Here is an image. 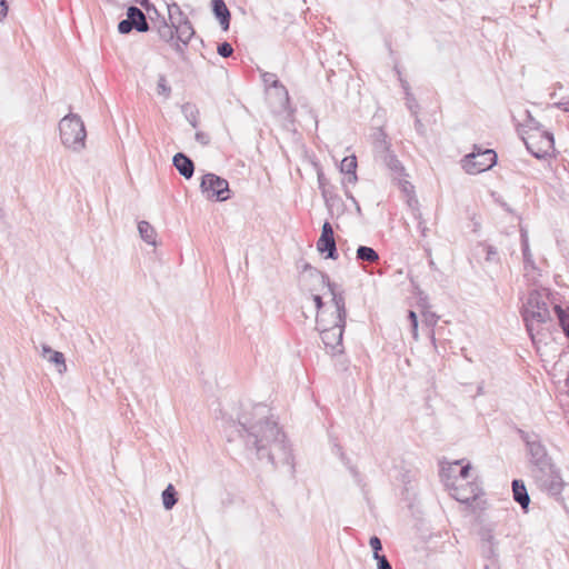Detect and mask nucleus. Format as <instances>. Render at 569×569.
Listing matches in <instances>:
<instances>
[{"label":"nucleus","mask_w":569,"mask_h":569,"mask_svg":"<svg viewBox=\"0 0 569 569\" xmlns=\"http://www.w3.org/2000/svg\"><path fill=\"white\" fill-rule=\"evenodd\" d=\"M406 99V106L410 110L411 114L413 117H417L420 110L419 103L416 100L415 96L411 92H407Z\"/></svg>","instance_id":"obj_32"},{"label":"nucleus","mask_w":569,"mask_h":569,"mask_svg":"<svg viewBox=\"0 0 569 569\" xmlns=\"http://www.w3.org/2000/svg\"><path fill=\"white\" fill-rule=\"evenodd\" d=\"M138 231L140 233V237L146 241L148 244L156 246L157 241V232L154 228L148 222V221H140L138 223Z\"/></svg>","instance_id":"obj_25"},{"label":"nucleus","mask_w":569,"mask_h":569,"mask_svg":"<svg viewBox=\"0 0 569 569\" xmlns=\"http://www.w3.org/2000/svg\"><path fill=\"white\" fill-rule=\"evenodd\" d=\"M217 51L221 57L228 58L233 53V48L229 42L224 41L218 46Z\"/></svg>","instance_id":"obj_37"},{"label":"nucleus","mask_w":569,"mask_h":569,"mask_svg":"<svg viewBox=\"0 0 569 569\" xmlns=\"http://www.w3.org/2000/svg\"><path fill=\"white\" fill-rule=\"evenodd\" d=\"M9 12V4L7 0H0V22H2Z\"/></svg>","instance_id":"obj_42"},{"label":"nucleus","mask_w":569,"mask_h":569,"mask_svg":"<svg viewBox=\"0 0 569 569\" xmlns=\"http://www.w3.org/2000/svg\"><path fill=\"white\" fill-rule=\"evenodd\" d=\"M491 254H495V251L492 250L491 247H488L487 248V260L491 259Z\"/></svg>","instance_id":"obj_48"},{"label":"nucleus","mask_w":569,"mask_h":569,"mask_svg":"<svg viewBox=\"0 0 569 569\" xmlns=\"http://www.w3.org/2000/svg\"><path fill=\"white\" fill-rule=\"evenodd\" d=\"M261 79L267 88L274 89L276 87H280V81L276 73L272 72H262Z\"/></svg>","instance_id":"obj_31"},{"label":"nucleus","mask_w":569,"mask_h":569,"mask_svg":"<svg viewBox=\"0 0 569 569\" xmlns=\"http://www.w3.org/2000/svg\"><path fill=\"white\" fill-rule=\"evenodd\" d=\"M169 16L171 20V24L167 23L166 21H162L161 24L158 27V34L160 39H162L166 42L171 43L173 47V42L176 41V32L173 27L174 16H173V8L172 6L168 7Z\"/></svg>","instance_id":"obj_22"},{"label":"nucleus","mask_w":569,"mask_h":569,"mask_svg":"<svg viewBox=\"0 0 569 569\" xmlns=\"http://www.w3.org/2000/svg\"><path fill=\"white\" fill-rule=\"evenodd\" d=\"M470 469H471L470 463H466V465L460 463L458 467V476H455L453 481H457V482L467 481Z\"/></svg>","instance_id":"obj_36"},{"label":"nucleus","mask_w":569,"mask_h":569,"mask_svg":"<svg viewBox=\"0 0 569 569\" xmlns=\"http://www.w3.org/2000/svg\"><path fill=\"white\" fill-rule=\"evenodd\" d=\"M526 121L520 124V133L522 136H528V133H536V128L540 129L539 122L536 121L529 112H526Z\"/></svg>","instance_id":"obj_29"},{"label":"nucleus","mask_w":569,"mask_h":569,"mask_svg":"<svg viewBox=\"0 0 569 569\" xmlns=\"http://www.w3.org/2000/svg\"><path fill=\"white\" fill-rule=\"evenodd\" d=\"M558 320L561 326L563 332L569 339V311L567 312L563 309H558Z\"/></svg>","instance_id":"obj_33"},{"label":"nucleus","mask_w":569,"mask_h":569,"mask_svg":"<svg viewBox=\"0 0 569 569\" xmlns=\"http://www.w3.org/2000/svg\"><path fill=\"white\" fill-rule=\"evenodd\" d=\"M327 207L331 210L336 204H339L341 199L338 194L331 192L330 190H323L322 194Z\"/></svg>","instance_id":"obj_34"},{"label":"nucleus","mask_w":569,"mask_h":569,"mask_svg":"<svg viewBox=\"0 0 569 569\" xmlns=\"http://www.w3.org/2000/svg\"><path fill=\"white\" fill-rule=\"evenodd\" d=\"M346 197H347L348 199H350V200H352V198H355V197L352 196V193H351L350 191H348V190H346Z\"/></svg>","instance_id":"obj_49"},{"label":"nucleus","mask_w":569,"mask_h":569,"mask_svg":"<svg viewBox=\"0 0 569 569\" xmlns=\"http://www.w3.org/2000/svg\"><path fill=\"white\" fill-rule=\"evenodd\" d=\"M373 558L377 560L378 569H392L391 563L385 555L379 553L378 556H373Z\"/></svg>","instance_id":"obj_40"},{"label":"nucleus","mask_w":569,"mask_h":569,"mask_svg":"<svg viewBox=\"0 0 569 569\" xmlns=\"http://www.w3.org/2000/svg\"><path fill=\"white\" fill-rule=\"evenodd\" d=\"M181 112L186 120L193 127L199 126V109L194 103L186 102L181 106Z\"/></svg>","instance_id":"obj_26"},{"label":"nucleus","mask_w":569,"mask_h":569,"mask_svg":"<svg viewBox=\"0 0 569 569\" xmlns=\"http://www.w3.org/2000/svg\"><path fill=\"white\" fill-rule=\"evenodd\" d=\"M196 140L202 144V146H208L210 143V137L208 133L203 132V131H198L194 136Z\"/></svg>","instance_id":"obj_41"},{"label":"nucleus","mask_w":569,"mask_h":569,"mask_svg":"<svg viewBox=\"0 0 569 569\" xmlns=\"http://www.w3.org/2000/svg\"><path fill=\"white\" fill-rule=\"evenodd\" d=\"M527 281L528 289L521 298V315L532 341L536 342L541 341V327L551 321L552 311L558 316L561 307L551 290L541 286L537 277Z\"/></svg>","instance_id":"obj_2"},{"label":"nucleus","mask_w":569,"mask_h":569,"mask_svg":"<svg viewBox=\"0 0 569 569\" xmlns=\"http://www.w3.org/2000/svg\"><path fill=\"white\" fill-rule=\"evenodd\" d=\"M520 232H521V247H522L523 270H525L523 276H525L526 280H532L533 277H537V279H539V277L541 274L539 273V270L537 269V267L535 264L533 257L530 251L528 232L523 228H521Z\"/></svg>","instance_id":"obj_17"},{"label":"nucleus","mask_w":569,"mask_h":569,"mask_svg":"<svg viewBox=\"0 0 569 569\" xmlns=\"http://www.w3.org/2000/svg\"><path fill=\"white\" fill-rule=\"evenodd\" d=\"M327 179L325 177V174L322 172H318V184H319V189L321 190V194H323V190H329V188L327 187Z\"/></svg>","instance_id":"obj_43"},{"label":"nucleus","mask_w":569,"mask_h":569,"mask_svg":"<svg viewBox=\"0 0 569 569\" xmlns=\"http://www.w3.org/2000/svg\"><path fill=\"white\" fill-rule=\"evenodd\" d=\"M451 491V496L462 503L472 506L473 502L481 500L482 489L477 482H457L447 487Z\"/></svg>","instance_id":"obj_13"},{"label":"nucleus","mask_w":569,"mask_h":569,"mask_svg":"<svg viewBox=\"0 0 569 569\" xmlns=\"http://www.w3.org/2000/svg\"><path fill=\"white\" fill-rule=\"evenodd\" d=\"M399 182L402 186V190L406 191V192H408L410 189L413 188L412 184L409 181H407V180L402 181L401 178L399 179Z\"/></svg>","instance_id":"obj_46"},{"label":"nucleus","mask_w":569,"mask_h":569,"mask_svg":"<svg viewBox=\"0 0 569 569\" xmlns=\"http://www.w3.org/2000/svg\"><path fill=\"white\" fill-rule=\"evenodd\" d=\"M317 328L320 331L321 340L331 355H339L343 351L342 336L346 322L338 323V319L328 321L323 316L317 315Z\"/></svg>","instance_id":"obj_4"},{"label":"nucleus","mask_w":569,"mask_h":569,"mask_svg":"<svg viewBox=\"0 0 569 569\" xmlns=\"http://www.w3.org/2000/svg\"><path fill=\"white\" fill-rule=\"evenodd\" d=\"M498 160L493 149H481L475 146L473 151L461 159L463 170L469 174H477L492 168Z\"/></svg>","instance_id":"obj_5"},{"label":"nucleus","mask_w":569,"mask_h":569,"mask_svg":"<svg viewBox=\"0 0 569 569\" xmlns=\"http://www.w3.org/2000/svg\"><path fill=\"white\" fill-rule=\"evenodd\" d=\"M356 210H357V212H359V213L361 212V208H360V204H359L358 202H356Z\"/></svg>","instance_id":"obj_51"},{"label":"nucleus","mask_w":569,"mask_h":569,"mask_svg":"<svg viewBox=\"0 0 569 569\" xmlns=\"http://www.w3.org/2000/svg\"><path fill=\"white\" fill-rule=\"evenodd\" d=\"M522 140L532 156L543 159L553 150V137L551 133L536 128V133L522 136Z\"/></svg>","instance_id":"obj_9"},{"label":"nucleus","mask_w":569,"mask_h":569,"mask_svg":"<svg viewBox=\"0 0 569 569\" xmlns=\"http://www.w3.org/2000/svg\"><path fill=\"white\" fill-rule=\"evenodd\" d=\"M375 148L377 152L380 153V158L382 159L385 166L390 170L396 179H400L407 176L403 164L390 150V143L387 140V134L382 130H380L378 133Z\"/></svg>","instance_id":"obj_8"},{"label":"nucleus","mask_w":569,"mask_h":569,"mask_svg":"<svg viewBox=\"0 0 569 569\" xmlns=\"http://www.w3.org/2000/svg\"><path fill=\"white\" fill-rule=\"evenodd\" d=\"M357 157L355 154L347 156L341 160L340 171L346 174V182L355 184L358 180L357 177Z\"/></svg>","instance_id":"obj_21"},{"label":"nucleus","mask_w":569,"mask_h":569,"mask_svg":"<svg viewBox=\"0 0 569 569\" xmlns=\"http://www.w3.org/2000/svg\"><path fill=\"white\" fill-rule=\"evenodd\" d=\"M369 545L373 551V556H378L382 550L381 540L377 536H372L369 540Z\"/></svg>","instance_id":"obj_39"},{"label":"nucleus","mask_w":569,"mask_h":569,"mask_svg":"<svg viewBox=\"0 0 569 569\" xmlns=\"http://www.w3.org/2000/svg\"><path fill=\"white\" fill-rule=\"evenodd\" d=\"M462 463V460H456L453 462H441L440 463V478L446 487L452 485L455 476H458V467Z\"/></svg>","instance_id":"obj_24"},{"label":"nucleus","mask_w":569,"mask_h":569,"mask_svg":"<svg viewBox=\"0 0 569 569\" xmlns=\"http://www.w3.org/2000/svg\"><path fill=\"white\" fill-rule=\"evenodd\" d=\"M173 10L178 17H174L173 27L176 32V41L173 42V49L180 54H184V47L189 43L194 34L193 27L188 18L181 12L180 8L174 3L172 4Z\"/></svg>","instance_id":"obj_10"},{"label":"nucleus","mask_w":569,"mask_h":569,"mask_svg":"<svg viewBox=\"0 0 569 569\" xmlns=\"http://www.w3.org/2000/svg\"><path fill=\"white\" fill-rule=\"evenodd\" d=\"M41 357L53 363L59 373L67 371L66 358L62 352L56 351L50 346L43 343L41 345Z\"/></svg>","instance_id":"obj_18"},{"label":"nucleus","mask_w":569,"mask_h":569,"mask_svg":"<svg viewBox=\"0 0 569 569\" xmlns=\"http://www.w3.org/2000/svg\"><path fill=\"white\" fill-rule=\"evenodd\" d=\"M351 201H352V203H355V204H356V202H358V201L356 200V198H352V200H351Z\"/></svg>","instance_id":"obj_52"},{"label":"nucleus","mask_w":569,"mask_h":569,"mask_svg":"<svg viewBox=\"0 0 569 569\" xmlns=\"http://www.w3.org/2000/svg\"><path fill=\"white\" fill-rule=\"evenodd\" d=\"M211 7L214 17L218 19L220 27L227 31L230 27L231 14L223 0H212Z\"/></svg>","instance_id":"obj_20"},{"label":"nucleus","mask_w":569,"mask_h":569,"mask_svg":"<svg viewBox=\"0 0 569 569\" xmlns=\"http://www.w3.org/2000/svg\"><path fill=\"white\" fill-rule=\"evenodd\" d=\"M173 167L178 170V172L186 179H191L194 173V163L191 158H189L183 152H178L173 156L172 159Z\"/></svg>","instance_id":"obj_19"},{"label":"nucleus","mask_w":569,"mask_h":569,"mask_svg":"<svg viewBox=\"0 0 569 569\" xmlns=\"http://www.w3.org/2000/svg\"><path fill=\"white\" fill-rule=\"evenodd\" d=\"M522 440L526 442L532 469L545 468L551 460L545 446L536 433L520 431Z\"/></svg>","instance_id":"obj_12"},{"label":"nucleus","mask_w":569,"mask_h":569,"mask_svg":"<svg viewBox=\"0 0 569 569\" xmlns=\"http://www.w3.org/2000/svg\"><path fill=\"white\" fill-rule=\"evenodd\" d=\"M357 259L362 262L373 263L379 260V254L371 247L359 246L357 249Z\"/></svg>","instance_id":"obj_28"},{"label":"nucleus","mask_w":569,"mask_h":569,"mask_svg":"<svg viewBox=\"0 0 569 569\" xmlns=\"http://www.w3.org/2000/svg\"><path fill=\"white\" fill-rule=\"evenodd\" d=\"M312 299H313V302L316 305L317 310L319 311L323 307V301H322L321 296L313 295Z\"/></svg>","instance_id":"obj_44"},{"label":"nucleus","mask_w":569,"mask_h":569,"mask_svg":"<svg viewBox=\"0 0 569 569\" xmlns=\"http://www.w3.org/2000/svg\"><path fill=\"white\" fill-rule=\"evenodd\" d=\"M560 106H563V109L566 111H569V103H560Z\"/></svg>","instance_id":"obj_50"},{"label":"nucleus","mask_w":569,"mask_h":569,"mask_svg":"<svg viewBox=\"0 0 569 569\" xmlns=\"http://www.w3.org/2000/svg\"><path fill=\"white\" fill-rule=\"evenodd\" d=\"M229 428L238 433L247 449L256 452L258 459H266L274 467L288 466L293 471L291 447L266 405L242 409L237 420L229 422Z\"/></svg>","instance_id":"obj_1"},{"label":"nucleus","mask_w":569,"mask_h":569,"mask_svg":"<svg viewBox=\"0 0 569 569\" xmlns=\"http://www.w3.org/2000/svg\"><path fill=\"white\" fill-rule=\"evenodd\" d=\"M157 93L159 96H163L164 98H169L171 94V87L168 84L164 74H159L158 77Z\"/></svg>","instance_id":"obj_30"},{"label":"nucleus","mask_w":569,"mask_h":569,"mask_svg":"<svg viewBox=\"0 0 569 569\" xmlns=\"http://www.w3.org/2000/svg\"><path fill=\"white\" fill-rule=\"evenodd\" d=\"M149 29L146 14L136 6H130L127 10V18L118 23V31L121 34H128L132 30L147 32Z\"/></svg>","instance_id":"obj_14"},{"label":"nucleus","mask_w":569,"mask_h":569,"mask_svg":"<svg viewBox=\"0 0 569 569\" xmlns=\"http://www.w3.org/2000/svg\"><path fill=\"white\" fill-rule=\"evenodd\" d=\"M400 83H401V88L403 89L405 91V97L407 96V92H411L410 91V86L408 83L407 80H403L402 78H400Z\"/></svg>","instance_id":"obj_47"},{"label":"nucleus","mask_w":569,"mask_h":569,"mask_svg":"<svg viewBox=\"0 0 569 569\" xmlns=\"http://www.w3.org/2000/svg\"><path fill=\"white\" fill-rule=\"evenodd\" d=\"M479 536H480V540H481V553L485 558L490 560V562L485 565L483 569H497L498 561L495 558L493 529L482 527L479 531Z\"/></svg>","instance_id":"obj_16"},{"label":"nucleus","mask_w":569,"mask_h":569,"mask_svg":"<svg viewBox=\"0 0 569 569\" xmlns=\"http://www.w3.org/2000/svg\"><path fill=\"white\" fill-rule=\"evenodd\" d=\"M408 318L411 323V331H412L413 338L417 339L418 338V317L415 311L410 310L408 312Z\"/></svg>","instance_id":"obj_38"},{"label":"nucleus","mask_w":569,"mask_h":569,"mask_svg":"<svg viewBox=\"0 0 569 569\" xmlns=\"http://www.w3.org/2000/svg\"><path fill=\"white\" fill-rule=\"evenodd\" d=\"M512 495L515 501L527 512L531 500L523 481L517 479L512 481Z\"/></svg>","instance_id":"obj_23"},{"label":"nucleus","mask_w":569,"mask_h":569,"mask_svg":"<svg viewBox=\"0 0 569 569\" xmlns=\"http://www.w3.org/2000/svg\"><path fill=\"white\" fill-rule=\"evenodd\" d=\"M532 476L540 489L553 496L561 493L563 481L552 463H548L545 468L532 469Z\"/></svg>","instance_id":"obj_7"},{"label":"nucleus","mask_w":569,"mask_h":569,"mask_svg":"<svg viewBox=\"0 0 569 569\" xmlns=\"http://www.w3.org/2000/svg\"><path fill=\"white\" fill-rule=\"evenodd\" d=\"M305 270L309 271L310 276L319 281L323 287L328 288V291L332 296V302L336 307V315H332V318L338 319V323L346 322L347 310L343 292L336 290V283L330 281L327 273L319 271L309 264H306Z\"/></svg>","instance_id":"obj_6"},{"label":"nucleus","mask_w":569,"mask_h":569,"mask_svg":"<svg viewBox=\"0 0 569 569\" xmlns=\"http://www.w3.org/2000/svg\"><path fill=\"white\" fill-rule=\"evenodd\" d=\"M200 189L210 200L226 201L230 198L229 182L214 173H206L202 177Z\"/></svg>","instance_id":"obj_11"},{"label":"nucleus","mask_w":569,"mask_h":569,"mask_svg":"<svg viewBox=\"0 0 569 569\" xmlns=\"http://www.w3.org/2000/svg\"><path fill=\"white\" fill-rule=\"evenodd\" d=\"M61 143L74 151L80 152L86 148L87 131L83 121L76 113L64 116L59 122Z\"/></svg>","instance_id":"obj_3"},{"label":"nucleus","mask_w":569,"mask_h":569,"mask_svg":"<svg viewBox=\"0 0 569 569\" xmlns=\"http://www.w3.org/2000/svg\"><path fill=\"white\" fill-rule=\"evenodd\" d=\"M415 118H416V120H415V128H416V130H417L419 133H421V134H422V133H423V124H422V122H421V120L419 119V117H418V116H417V117H415Z\"/></svg>","instance_id":"obj_45"},{"label":"nucleus","mask_w":569,"mask_h":569,"mask_svg":"<svg viewBox=\"0 0 569 569\" xmlns=\"http://www.w3.org/2000/svg\"><path fill=\"white\" fill-rule=\"evenodd\" d=\"M317 249L321 253H327L328 259H337L338 251L335 240L333 228L329 221L322 224L320 238L317 241Z\"/></svg>","instance_id":"obj_15"},{"label":"nucleus","mask_w":569,"mask_h":569,"mask_svg":"<svg viewBox=\"0 0 569 569\" xmlns=\"http://www.w3.org/2000/svg\"><path fill=\"white\" fill-rule=\"evenodd\" d=\"M162 505L166 510H171L178 502V493L173 485L169 483L162 491Z\"/></svg>","instance_id":"obj_27"},{"label":"nucleus","mask_w":569,"mask_h":569,"mask_svg":"<svg viewBox=\"0 0 569 569\" xmlns=\"http://www.w3.org/2000/svg\"><path fill=\"white\" fill-rule=\"evenodd\" d=\"M568 383H569V378H568Z\"/></svg>","instance_id":"obj_53"},{"label":"nucleus","mask_w":569,"mask_h":569,"mask_svg":"<svg viewBox=\"0 0 569 569\" xmlns=\"http://www.w3.org/2000/svg\"><path fill=\"white\" fill-rule=\"evenodd\" d=\"M274 91L279 98V104L281 107H286V104L289 102V93L287 88L280 82V87H276Z\"/></svg>","instance_id":"obj_35"}]
</instances>
